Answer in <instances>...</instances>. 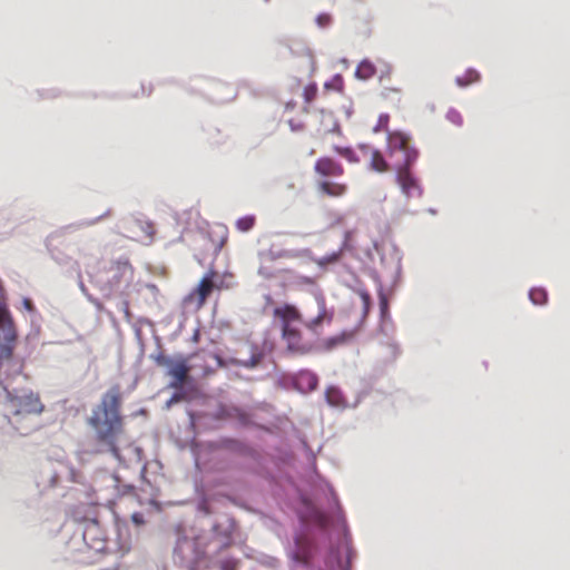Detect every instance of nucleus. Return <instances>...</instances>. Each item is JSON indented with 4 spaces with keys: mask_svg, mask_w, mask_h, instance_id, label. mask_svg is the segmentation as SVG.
<instances>
[{
    "mask_svg": "<svg viewBox=\"0 0 570 570\" xmlns=\"http://www.w3.org/2000/svg\"><path fill=\"white\" fill-rule=\"evenodd\" d=\"M157 363L161 366L168 367V375L173 377L170 386L174 389H181L189 373V366L187 365L186 360L173 361L169 357L159 356L157 358Z\"/></svg>",
    "mask_w": 570,
    "mask_h": 570,
    "instance_id": "obj_6",
    "label": "nucleus"
},
{
    "mask_svg": "<svg viewBox=\"0 0 570 570\" xmlns=\"http://www.w3.org/2000/svg\"><path fill=\"white\" fill-rule=\"evenodd\" d=\"M335 153L345 158L348 163L355 164L358 163V157L355 151L350 147H334Z\"/></svg>",
    "mask_w": 570,
    "mask_h": 570,
    "instance_id": "obj_22",
    "label": "nucleus"
},
{
    "mask_svg": "<svg viewBox=\"0 0 570 570\" xmlns=\"http://www.w3.org/2000/svg\"><path fill=\"white\" fill-rule=\"evenodd\" d=\"M327 317L325 306L322 304L317 316L311 321L305 322V327L315 332L323 321Z\"/></svg>",
    "mask_w": 570,
    "mask_h": 570,
    "instance_id": "obj_20",
    "label": "nucleus"
},
{
    "mask_svg": "<svg viewBox=\"0 0 570 570\" xmlns=\"http://www.w3.org/2000/svg\"><path fill=\"white\" fill-rule=\"evenodd\" d=\"M108 216V213H105L102 215L99 216V219H102L104 217Z\"/></svg>",
    "mask_w": 570,
    "mask_h": 570,
    "instance_id": "obj_42",
    "label": "nucleus"
},
{
    "mask_svg": "<svg viewBox=\"0 0 570 570\" xmlns=\"http://www.w3.org/2000/svg\"><path fill=\"white\" fill-rule=\"evenodd\" d=\"M328 570H347V567L342 563L335 551L330 554Z\"/></svg>",
    "mask_w": 570,
    "mask_h": 570,
    "instance_id": "obj_24",
    "label": "nucleus"
},
{
    "mask_svg": "<svg viewBox=\"0 0 570 570\" xmlns=\"http://www.w3.org/2000/svg\"><path fill=\"white\" fill-rule=\"evenodd\" d=\"M108 216V213H105L102 215L99 216V219H102L104 217Z\"/></svg>",
    "mask_w": 570,
    "mask_h": 570,
    "instance_id": "obj_40",
    "label": "nucleus"
},
{
    "mask_svg": "<svg viewBox=\"0 0 570 570\" xmlns=\"http://www.w3.org/2000/svg\"><path fill=\"white\" fill-rule=\"evenodd\" d=\"M132 520H134V522H136V523H140V522H141L140 518H139L137 514H134V515H132Z\"/></svg>",
    "mask_w": 570,
    "mask_h": 570,
    "instance_id": "obj_38",
    "label": "nucleus"
},
{
    "mask_svg": "<svg viewBox=\"0 0 570 570\" xmlns=\"http://www.w3.org/2000/svg\"><path fill=\"white\" fill-rule=\"evenodd\" d=\"M326 400L331 405L340 406L343 402V396L338 389L328 387L326 390Z\"/></svg>",
    "mask_w": 570,
    "mask_h": 570,
    "instance_id": "obj_21",
    "label": "nucleus"
},
{
    "mask_svg": "<svg viewBox=\"0 0 570 570\" xmlns=\"http://www.w3.org/2000/svg\"><path fill=\"white\" fill-rule=\"evenodd\" d=\"M480 73L474 69H468L462 76L455 78V82L459 87H466L475 83L480 80Z\"/></svg>",
    "mask_w": 570,
    "mask_h": 570,
    "instance_id": "obj_15",
    "label": "nucleus"
},
{
    "mask_svg": "<svg viewBox=\"0 0 570 570\" xmlns=\"http://www.w3.org/2000/svg\"><path fill=\"white\" fill-rule=\"evenodd\" d=\"M371 169L377 171V173H386L390 169V166L387 161L385 160L382 153L377 149H373L371 151V161H370Z\"/></svg>",
    "mask_w": 570,
    "mask_h": 570,
    "instance_id": "obj_13",
    "label": "nucleus"
},
{
    "mask_svg": "<svg viewBox=\"0 0 570 570\" xmlns=\"http://www.w3.org/2000/svg\"><path fill=\"white\" fill-rule=\"evenodd\" d=\"M273 315L282 323V334L288 350L301 355L307 354L311 351V346L301 342L299 331L292 326V323L302 320L299 311L294 305L284 304L276 306L273 309Z\"/></svg>",
    "mask_w": 570,
    "mask_h": 570,
    "instance_id": "obj_4",
    "label": "nucleus"
},
{
    "mask_svg": "<svg viewBox=\"0 0 570 570\" xmlns=\"http://www.w3.org/2000/svg\"><path fill=\"white\" fill-rule=\"evenodd\" d=\"M87 537H88V531L85 532L83 539L87 540Z\"/></svg>",
    "mask_w": 570,
    "mask_h": 570,
    "instance_id": "obj_44",
    "label": "nucleus"
},
{
    "mask_svg": "<svg viewBox=\"0 0 570 570\" xmlns=\"http://www.w3.org/2000/svg\"><path fill=\"white\" fill-rule=\"evenodd\" d=\"M136 226L141 230L145 238L149 242H153L156 228L151 222L148 220H137Z\"/></svg>",
    "mask_w": 570,
    "mask_h": 570,
    "instance_id": "obj_18",
    "label": "nucleus"
},
{
    "mask_svg": "<svg viewBox=\"0 0 570 570\" xmlns=\"http://www.w3.org/2000/svg\"><path fill=\"white\" fill-rule=\"evenodd\" d=\"M360 297L363 303L364 313L367 314L371 307V295L366 291H361Z\"/></svg>",
    "mask_w": 570,
    "mask_h": 570,
    "instance_id": "obj_26",
    "label": "nucleus"
},
{
    "mask_svg": "<svg viewBox=\"0 0 570 570\" xmlns=\"http://www.w3.org/2000/svg\"><path fill=\"white\" fill-rule=\"evenodd\" d=\"M317 96V86L315 83L307 85L303 90V98L306 105H309Z\"/></svg>",
    "mask_w": 570,
    "mask_h": 570,
    "instance_id": "obj_23",
    "label": "nucleus"
},
{
    "mask_svg": "<svg viewBox=\"0 0 570 570\" xmlns=\"http://www.w3.org/2000/svg\"><path fill=\"white\" fill-rule=\"evenodd\" d=\"M529 298L535 305H543L548 301V294H547L546 289L537 287V288L530 289Z\"/></svg>",
    "mask_w": 570,
    "mask_h": 570,
    "instance_id": "obj_19",
    "label": "nucleus"
},
{
    "mask_svg": "<svg viewBox=\"0 0 570 570\" xmlns=\"http://www.w3.org/2000/svg\"><path fill=\"white\" fill-rule=\"evenodd\" d=\"M108 216V213H105L102 215L99 216V219H102L104 217Z\"/></svg>",
    "mask_w": 570,
    "mask_h": 570,
    "instance_id": "obj_41",
    "label": "nucleus"
},
{
    "mask_svg": "<svg viewBox=\"0 0 570 570\" xmlns=\"http://www.w3.org/2000/svg\"><path fill=\"white\" fill-rule=\"evenodd\" d=\"M343 342H344V336H336V337H332V338H330V340H327V341L325 342V347H326L327 350H331V348H333L334 346H336L337 344H341V343H343Z\"/></svg>",
    "mask_w": 570,
    "mask_h": 570,
    "instance_id": "obj_27",
    "label": "nucleus"
},
{
    "mask_svg": "<svg viewBox=\"0 0 570 570\" xmlns=\"http://www.w3.org/2000/svg\"><path fill=\"white\" fill-rule=\"evenodd\" d=\"M390 94H400V90L399 89H394V88H385L384 96L389 97Z\"/></svg>",
    "mask_w": 570,
    "mask_h": 570,
    "instance_id": "obj_34",
    "label": "nucleus"
},
{
    "mask_svg": "<svg viewBox=\"0 0 570 570\" xmlns=\"http://www.w3.org/2000/svg\"><path fill=\"white\" fill-rule=\"evenodd\" d=\"M446 119L452 122L453 125L455 126H462L463 125V117L462 115L455 110V109H450L448 112H446Z\"/></svg>",
    "mask_w": 570,
    "mask_h": 570,
    "instance_id": "obj_25",
    "label": "nucleus"
},
{
    "mask_svg": "<svg viewBox=\"0 0 570 570\" xmlns=\"http://www.w3.org/2000/svg\"><path fill=\"white\" fill-rule=\"evenodd\" d=\"M22 305H23V307H24L27 311H29V312H32V311H33V304H32V302H31V299H30V298H23V301H22Z\"/></svg>",
    "mask_w": 570,
    "mask_h": 570,
    "instance_id": "obj_32",
    "label": "nucleus"
},
{
    "mask_svg": "<svg viewBox=\"0 0 570 570\" xmlns=\"http://www.w3.org/2000/svg\"><path fill=\"white\" fill-rule=\"evenodd\" d=\"M288 124L291 125V127H292L293 129H301V128H302V126H301V125H299V126H295V125L293 124V120H292V119H289V120H288Z\"/></svg>",
    "mask_w": 570,
    "mask_h": 570,
    "instance_id": "obj_37",
    "label": "nucleus"
},
{
    "mask_svg": "<svg viewBox=\"0 0 570 570\" xmlns=\"http://www.w3.org/2000/svg\"><path fill=\"white\" fill-rule=\"evenodd\" d=\"M315 117L320 118V124H321L320 130H323L326 132V131H332L337 127L332 111H326V110L322 109L315 115Z\"/></svg>",
    "mask_w": 570,
    "mask_h": 570,
    "instance_id": "obj_14",
    "label": "nucleus"
},
{
    "mask_svg": "<svg viewBox=\"0 0 570 570\" xmlns=\"http://www.w3.org/2000/svg\"><path fill=\"white\" fill-rule=\"evenodd\" d=\"M233 542L230 533L228 534H220L217 532V528H215V533L210 538L208 542V547H213V552H216L218 550L228 548Z\"/></svg>",
    "mask_w": 570,
    "mask_h": 570,
    "instance_id": "obj_12",
    "label": "nucleus"
},
{
    "mask_svg": "<svg viewBox=\"0 0 570 570\" xmlns=\"http://www.w3.org/2000/svg\"><path fill=\"white\" fill-rule=\"evenodd\" d=\"M274 350V343L272 341H264L262 350L258 352L257 347L255 346L252 348V367L256 366L257 364L262 363L266 357H269L272 352Z\"/></svg>",
    "mask_w": 570,
    "mask_h": 570,
    "instance_id": "obj_11",
    "label": "nucleus"
},
{
    "mask_svg": "<svg viewBox=\"0 0 570 570\" xmlns=\"http://www.w3.org/2000/svg\"><path fill=\"white\" fill-rule=\"evenodd\" d=\"M296 107V102L289 101L286 104V110H293Z\"/></svg>",
    "mask_w": 570,
    "mask_h": 570,
    "instance_id": "obj_36",
    "label": "nucleus"
},
{
    "mask_svg": "<svg viewBox=\"0 0 570 570\" xmlns=\"http://www.w3.org/2000/svg\"><path fill=\"white\" fill-rule=\"evenodd\" d=\"M314 171L318 176L316 189L323 196L341 198L348 191L346 183L331 181L328 178L340 177L345 170L341 163L331 157H321L314 164Z\"/></svg>",
    "mask_w": 570,
    "mask_h": 570,
    "instance_id": "obj_3",
    "label": "nucleus"
},
{
    "mask_svg": "<svg viewBox=\"0 0 570 570\" xmlns=\"http://www.w3.org/2000/svg\"><path fill=\"white\" fill-rule=\"evenodd\" d=\"M105 548L104 543L100 547H97V550H102Z\"/></svg>",
    "mask_w": 570,
    "mask_h": 570,
    "instance_id": "obj_43",
    "label": "nucleus"
},
{
    "mask_svg": "<svg viewBox=\"0 0 570 570\" xmlns=\"http://www.w3.org/2000/svg\"><path fill=\"white\" fill-rule=\"evenodd\" d=\"M293 384L302 393H308L316 389L318 379L315 373L308 370H302L293 377Z\"/></svg>",
    "mask_w": 570,
    "mask_h": 570,
    "instance_id": "obj_9",
    "label": "nucleus"
},
{
    "mask_svg": "<svg viewBox=\"0 0 570 570\" xmlns=\"http://www.w3.org/2000/svg\"><path fill=\"white\" fill-rule=\"evenodd\" d=\"M331 22V17L330 14H326V13H323V14H320L317 17V23L321 26V27H326L328 26Z\"/></svg>",
    "mask_w": 570,
    "mask_h": 570,
    "instance_id": "obj_30",
    "label": "nucleus"
},
{
    "mask_svg": "<svg viewBox=\"0 0 570 570\" xmlns=\"http://www.w3.org/2000/svg\"><path fill=\"white\" fill-rule=\"evenodd\" d=\"M236 567V563L233 561H226L222 564V570H234Z\"/></svg>",
    "mask_w": 570,
    "mask_h": 570,
    "instance_id": "obj_33",
    "label": "nucleus"
},
{
    "mask_svg": "<svg viewBox=\"0 0 570 570\" xmlns=\"http://www.w3.org/2000/svg\"><path fill=\"white\" fill-rule=\"evenodd\" d=\"M237 227L242 232H246L249 229V217H243L237 220L236 223Z\"/></svg>",
    "mask_w": 570,
    "mask_h": 570,
    "instance_id": "obj_29",
    "label": "nucleus"
},
{
    "mask_svg": "<svg viewBox=\"0 0 570 570\" xmlns=\"http://www.w3.org/2000/svg\"><path fill=\"white\" fill-rule=\"evenodd\" d=\"M315 513H316V518H317L318 522H320L322 525H324V523H325V517H324L321 512H318V511H316Z\"/></svg>",
    "mask_w": 570,
    "mask_h": 570,
    "instance_id": "obj_35",
    "label": "nucleus"
},
{
    "mask_svg": "<svg viewBox=\"0 0 570 570\" xmlns=\"http://www.w3.org/2000/svg\"><path fill=\"white\" fill-rule=\"evenodd\" d=\"M342 254H343V249L341 248V249L333 252L331 254H327L323 257L315 258L314 262L320 267H326L328 265L336 264L341 259Z\"/></svg>",
    "mask_w": 570,
    "mask_h": 570,
    "instance_id": "obj_16",
    "label": "nucleus"
},
{
    "mask_svg": "<svg viewBox=\"0 0 570 570\" xmlns=\"http://www.w3.org/2000/svg\"><path fill=\"white\" fill-rule=\"evenodd\" d=\"M108 216V213H105L102 215L99 216V219H102L104 217Z\"/></svg>",
    "mask_w": 570,
    "mask_h": 570,
    "instance_id": "obj_39",
    "label": "nucleus"
},
{
    "mask_svg": "<svg viewBox=\"0 0 570 570\" xmlns=\"http://www.w3.org/2000/svg\"><path fill=\"white\" fill-rule=\"evenodd\" d=\"M122 393L118 384L111 386L101 397L100 403L92 410L88 424L94 430L96 443L95 453H108L119 463H125V450L138 453L126 436L125 422L120 413Z\"/></svg>",
    "mask_w": 570,
    "mask_h": 570,
    "instance_id": "obj_1",
    "label": "nucleus"
},
{
    "mask_svg": "<svg viewBox=\"0 0 570 570\" xmlns=\"http://www.w3.org/2000/svg\"><path fill=\"white\" fill-rule=\"evenodd\" d=\"M375 67L374 65L368 60H363L356 69V76L361 79H370L375 75Z\"/></svg>",
    "mask_w": 570,
    "mask_h": 570,
    "instance_id": "obj_17",
    "label": "nucleus"
},
{
    "mask_svg": "<svg viewBox=\"0 0 570 570\" xmlns=\"http://www.w3.org/2000/svg\"><path fill=\"white\" fill-rule=\"evenodd\" d=\"M417 159V150L413 147L405 148L404 153H399V156L392 159L393 168L396 170L400 167H412Z\"/></svg>",
    "mask_w": 570,
    "mask_h": 570,
    "instance_id": "obj_10",
    "label": "nucleus"
},
{
    "mask_svg": "<svg viewBox=\"0 0 570 570\" xmlns=\"http://www.w3.org/2000/svg\"><path fill=\"white\" fill-rule=\"evenodd\" d=\"M7 396L4 407L10 424L21 434H28L33 428L24 426V422L31 416L40 415L45 405L38 393L26 391L21 394L6 390Z\"/></svg>",
    "mask_w": 570,
    "mask_h": 570,
    "instance_id": "obj_2",
    "label": "nucleus"
},
{
    "mask_svg": "<svg viewBox=\"0 0 570 570\" xmlns=\"http://www.w3.org/2000/svg\"><path fill=\"white\" fill-rule=\"evenodd\" d=\"M389 124V115H381L379 117L377 126L375 127V131H379L380 129H386Z\"/></svg>",
    "mask_w": 570,
    "mask_h": 570,
    "instance_id": "obj_28",
    "label": "nucleus"
},
{
    "mask_svg": "<svg viewBox=\"0 0 570 570\" xmlns=\"http://www.w3.org/2000/svg\"><path fill=\"white\" fill-rule=\"evenodd\" d=\"M395 171L396 183L404 197L407 199L420 198L423 194V188L417 177L412 173L411 167L397 166Z\"/></svg>",
    "mask_w": 570,
    "mask_h": 570,
    "instance_id": "obj_5",
    "label": "nucleus"
},
{
    "mask_svg": "<svg viewBox=\"0 0 570 570\" xmlns=\"http://www.w3.org/2000/svg\"><path fill=\"white\" fill-rule=\"evenodd\" d=\"M387 306H389L387 298L383 293H381L380 294V308H381L382 315H384L386 313Z\"/></svg>",
    "mask_w": 570,
    "mask_h": 570,
    "instance_id": "obj_31",
    "label": "nucleus"
},
{
    "mask_svg": "<svg viewBox=\"0 0 570 570\" xmlns=\"http://www.w3.org/2000/svg\"><path fill=\"white\" fill-rule=\"evenodd\" d=\"M412 147L410 137L401 131H393L387 135V155L390 159L399 156V153H404L405 148Z\"/></svg>",
    "mask_w": 570,
    "mask_h": 570,
    "instance_id": "obj_8",
    "label": "nucleus"
},
{
    "mask_svg": "<svg viewBox=\"0 0 570 570\" xmlns=\"http://www.w3.org/2000/svg\"><path fill=\"white\" fill-rule=\"evenodd\" d=\"M216 288L212 275H206L200 279L198 286L186 297L185 302L193 305L196 309H200Z\"/></svg>",
    "mask_w": 570,
    "mask_h": 570,
    "instance_id": "obj_7",
    "label": "nucleus"
}]
</instances>
